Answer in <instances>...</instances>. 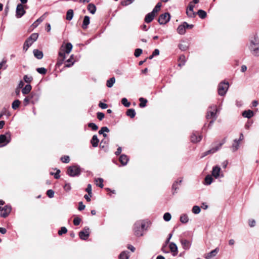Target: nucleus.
Listing matches in <instances>:
<instances>
[{"instance_id":"51","label":"nucleus","mask_w":259,"mask_h":259,"mask_svg":"<svg viewBox=\"0 0 259 259\" xmlns=\"http://www.w3.org/2000/svg\"><path fill=\"white\" fill-rule=\"evenodd\" d=\"M179 48L181 50H182L183 51H186L188 49V46L186 44H179Z\"/></svg>"},{"instance_id":"52","label":"nucleus","mask_w":259,"mask_h":259,"mask_svg":"<svg viewBox=\"0 0 259 259\" xmlns=\"http://www.w3.org/2000/svg\"><path fill=\"white\" fill-rule=\"evenodd\" d=\"M61 160L65 163H68L70 161V158L68 156H64L61 158Z\"/></svg>"},{"instance_id":"41","label":"nucleus","mask_w":259,"mask_h":259,"mask_svg":"<svg viewBox=\"0 0 259 259\" xmlns=\"http://www.w3.org/2000/svg\"><path fill=\"white\" fill-rule=\"evenodd\" d=\"M213 179L210 175H207L204 179L205 184L209 185L212 182Z\"/></svg>"},{"instance_id":"48","label":"nucleus","mask_w":259,"mask_h":259,"mask_svg":"<svg viewBox=\"0 0 259 259\" xmlns=\"http://www.w3.org/2000/svg\"><path fill=\"white\" fill-rule=\"evenodd\" d=\"M171 218V214L169 212H166L163 215V219L165 221L168 222L170 220Z\"/></svg>"},{"instance_id":"56","label":"nucleus","mask_w":259,"mask_h":259,"mask_svg":"<svg viewBox=\"0 0 259 259\" xmlns=\"http://www.w3.org/2000/svg\"><path fill=\"white\" fill-rule=\"evenodd\" d=\"M109 132V130L108 127L106 126L102 127L101 129L99 131V134H102V133L104 132H107L108 133Z\"/></svg>"},{"instance_id":"53","label":"nucleus","mask_w":259,"mask_h":259,"mask_svg":"<svg viewBox=\"0 0 259 259\" xmlns=\"http://www.w3.org/2000/svg\"><path fill=\"white\" fill-rule=\"evenodd\" d=\"M86 192H88V194L90 196V197H92V185L91 184H88L87 186V187L85 189Z\"/></svg>"},{"instance_id":"9","label":"nucleus","mask_w":259,"mask_h":259,"mask_svg":"<svg viewBox=\"0 0 259 259\" xmlns=\"http://www.w3.org/2000/svg\"><path fill=\"white\" fill-rule=\"evenodd\" d=\"M194 5L192 2H190L186 10V14L188 17L194 18L195 17L196 13L194 12Z\"/></svg>"},{"instance_id":"14","label":"nucleus","mask_w":259,"mask_h":259,"mask_svg":"<svg viewBox=\"0 0 259 259\" xmlns=\"http://www.w3.org/2000/svg\"><path fill=\"white\" fill-rule=\"evenodd\" d=\"M221 168L220 166L216 165L212 168V175L215 178L217 179L220 176Z\"/></svg>"},{"instance_id":"1","label":"nucleus","mask_w":259,"mask_h":259,"mask_svg":"<svg viewBox=\"0 0 259 259\" xmlns=\"http://www.w3.org/2000/svg\"><path fill=\"white\" fill-rule=\"evenodd\" d=\"M225 142H226V138L223 139L221 141V142H220V143L216 142L215 146L214 147H212V148H211L210 149L203 152L202 154L201 157L203 158L204 157H205L208 155L212 154L215 153L216 152H217L218 150H219L221 149L222 145L224 144H225Z\"/></svg>"},{"instance_id":"31","label":"nucleus","mask_w":259,"mask_h":259,"mask_svg":"<svg viewBox=\"0 0 259 259\" xmlns=\"http://www.w3.org/2000/svg\"><path fill=\"white\" fill-rule=\"evenodd\" d=\"M73 56L71 55L70 57V58L66 61L67 63L65 64V67L69 68V67H70L71 66H72L73 65L74 62V61H73Z\"/></svg>"},{"instance_id":"4","label":"nucleus","mask_w":259,"mask_h":259,"mask_svg":"<svg viewBox=\"0 0 259 259\" xmlns=\"http://www.w3.org/2000/svg\"><path fill=\"white\" fill-rule=\"evenodd\" d=\"M67 174L72 177L78 176L80 174V168L78 165L69 166L67 170Z\"/></svg>"},{"instance_id":"2","label":"nucleus","mask_w":259,"mask_h":259,"mask_svg":"<svg viewBox=\"0 0 259 259\" xmlns=\"http://www.w3.org/2000/svg\"><path fill=\"white\" fill-rule=\"evenodd\" d=\"M38 37V34L37 33H33L31 34L24 42L23 45V50L26 51L32 44L37 39Z\"/></svg>"},{"instance_id":"63","label":"nucleus","mask_w":259,"mask_h":259,"mask_svg":"<svg viewBox=\"0 0 259 259\" xmlns=\"http://www.w3.org/2000/svg\"><path fill=\"white\" fill-rule=\"evenodd\" d=\"M178 181H176L172 185V189L173 190H175V191H176L178 189V187H177V185H178Z\"/></svg>"},{"instance_id":"10","label":"nucleus","mask_w":259,"mask_h":259,"mask_svg":"<svg viewBox=\"0 0 259 259\" xmlns=\"http://www.w3.org/2000/svg\"><path fill=\"white\" fill-rule=\"evenodd\" d=\"M90 236V229L88 227H85L79 233V236L82 240H85Z\"/></svg>"},{"instance_id":"42","label":"nucleus","mask_w":259,"mask_h":259,"mask_svg":"<svg viewBox=\"0 0 259 259\" xmlns=\"http://www.w3.org/2000/svg\"><path fill=\"white\" fill-rule=\"evenodd\" d=\"M95 181L96 183V185L100 187V188H103L104 185L103 184V179L102 178H97L95 179Z\"/></svg>"},{"instance_id":"33","label":"nucleus","mask_w":259,"mask_h":259,"mask_svg":"<svg viewBox=\"0 0 259 259\" xmlns=\"http://www.w3.org/2000/svg\"><path fill=\"white\" fill-rule=\"evenodd\" d=\"M74 13L72 9H69L67 11L66 13V19L67 20L70 21L72 19L73 17Z\"/></svg>"},{"instance_id":"23","label":"nucleus","mask_w":259,"mask_h":259,"mask_svg":"<svg viewBox=\"0 0 259 259\" xmlns=\"http://www.w3.org/2000/svg\"><path fill=\"white\" fill-rule=\"evenodd\" d=\"M249 49L250 51H251L252 55H253L255 56H259V47H254L253 46H249Z\"/></svg>"},{"instance_id":"15","label":"nucleus","mask_w":259,"mask_h":259,"mask_svg":"<svg viewBox=\"0 0 259 259\" xmlns=\"http://www.w3.org/2000/svg\"><path fill=\"white\" fill-rule=\"evenodd\" d=\"M30 97L31 99V103L35 104L39 100V94L38 93L32 92L30 95Z\"/></svg>"},{"instance_id":"49","label":"nucleus","mask_w":259,"mask_h":259,"mask_svg":"<svg viewBox=\"0 0 259 259\" xmlns=\"http://www.w3.org/2000/svg\"><path fill=\"white\" fill-rule=\"evenodd\" d=\"M23 79L25 82L29 83L32 81L33 78L32 76H28L27 75H25L23 77Z\"/></svg>"},{"instance_id":"20","label":"nucleus","mask_w":259,"mask_h":259,"mask_svg":"<svg viewBox=\"0 0 259 259\" xmlns=\"http://www.w3.org/2000/svg\"><path fill=\"white\" fill-rule=\"evenodd\" d=\"M155 15L151 12L147 14L145 18L144 21L146 23H149L152 21Z\"/></svg>"},{"instance_id":"50","label":"nucleus","mask_w":259,"mask_h":259,"mask_svg":"<svg viewBox=\"0 0 259 259\" xmlns=\"http://www.w3.org/2000/svg\"><path fill=\"white\" fill-rule=\"evenodd\" d=\"M67 232V229L65 227H62L60 228V230L58 231V234L59 235H62L63 234H65Z\"/></svg>"},{"instance_id":"8","label":"nucleus","mask_w":259,"mask_h":259,"mask_svg":"<svg viewBox=\"0 0 259 259\" xmlns=\"http://www.w3.org/2000/svg\"><path fill=\"white\" fill-rule=\"evenodd\" d=\"M26 13L24 9L23 6L21 4H19L16 8V17L17 18H20L22 17Z\"/></svg>"},{"instance_id":"57","label":"nucleus","mask_w":259,"mask_h":259,"mask_svg":"<svg viewBox=\"0 0 259 259\" xmlns=\"http://www.w3.org/2000/svg\"><path fill=\"white\" fill-rule=\"evenodd\" d=\"M134 0H124L121 2L122 6H127L133 3Z\"/></svg>"},{"instance_id":"5","label":"nucleus","mask_w":259,"mask_h":259,"mask_svg":"<svg viewBox=\"0 0 259 259\" xmlns=\"http://www.w3.org/2000/svg\"><path fill=\"white\" fill-rule=\"evenodd\" d=\"M229 88V83L225 82H221L218 85V94L220 96H224L226 94Z\"/></svg>"},{"instance_id":"24","label":"nucleus","mask_w":259,"mask_h":259,"mask_svg":"<svg viewBox=\"0 0 259 259\" xmlns=\"http://www.w3.org/2000/svg\"><path fill=\"white\" fill-rule=\"evenodd\" d=\"M128 160V158L125 154H122L119 157V161L123 165H125Z\"/></svg>"},{"instance_id":"38","label":"nucleus","mask_w":259,"mask_h":259,"mask_svg":"<svg viewBox=\"0 0 259 259\" xmlns=\"http://www.w3.org/2000/svg\"><path fill=\"white\" fill-rule=\"evenodd\" d=\"M161 7V4L160 3H158L153 9L151 13L155 15L156 13H157L160 10Z\"/></svg>"},{"instance_id":"18","label":"nucleus","mask_w":259,"mask_h":259,"mask_svg":"<svg viewBox=\"0 0 259 259\" xmlns=\"http://www.w3.org/2000/svg\"><path fill=\"white\" fill-rule=\"evenodd\" d=\"M181 243L183 248L185 250H188L190 248L191 245V242L186 239H181Z\"/></svg>"},{"instance_id":"58","label":"nucleus","mask_w":259,"mask_h":259,"mask_svg":"<svg viewBox=\"0 0 259 259\" xmlns=\"http://www.w3.org/2000/svg\"><path fill=\"white\" fill-rule=\"evenodd\" d=\"M47 194L49 197L53 198L54 196V192L52 190L50 189L47 191Z\"/></svg>"},{"instance_id":"25","label":"nucleus","mask_w":259,"mask_h":259,"mask_svg":"<svg viewBox=\"0 0 259 259\" xmlns=\"http://www.w3.org/2000/svg\"><path fill=\"white\" fill-rule=\"evenodd\" d=\"M206 118L207 120H210L209 125H210L217 118V114H207Z\"/></svg>"},{"instance_id":"35","label":"nucleus","mask_w":259,"mask_h":259,"mask_svg":"<svg viewBox=\"0 0 259 259\" xmlns=\"http://www.w3.org/2000/svg\"><path fill=\"white\" fill-rule=\"evenodd\" d=\"M115 82V77H111L109 79L107 80V82H106V85L107 87L110 88L113 87Z\"/></svg>"},{"instance_id":"28","label":"nucleus","mask_w":259,"mask_h":259,"mask_svg":"<svg viewBox=\"0 0 259 259\" xmlns=\"http://www.w3.org/2000/svg\"><path fill=\"white\" fill-rule=\"evenodd\" d=\"M88 10L92 14H94L96 11V7L93 4H89L87 8Z\"/></svg>"},{"instance_id":"64","label":"nucleus","mask_w":259,"mask_h":259,"mask_svg":"<svg viewBox=\"0 0 259 259\" xmlns=\"http://www.w3.org/2000/svg\"><path fill=\"white\" fill-rule=\"evenodd\" d=\"M99 106L100 107H101L102 109H106L107 108V105L104 103L100 102L99 104Z\"/></svg>"},{"instance_id":"59","label":"nucleus","mask_w":259,"mask_h":259,"mask_svg":"<svg viewBox=\"0 0 259 259\" xmlns=\"http://www.w3.org/2000/svg\"><path fill=\"white\" fill-rule=\"evenodd\" d=\"M81 222V219L78 217H76L73 220V224L75 226L78 225Z\"/></svg>"},{"instance_id":"11","label":"nucleus","mask_w":259,"mask_h":259,"mask_svg":"<svg viewBox=\"0 0 259 259\" xmlns=\"http://www.w3.org/2000/svg\"><path fill=\"white\" fill-rule=\"evenodd\" d=\"M65 53H66L65 52L64 46L62 45L60 49V51L59 52V58L58 61V64L59 65L62 64L63 62L65 60L66 58Z\"/></svg>"},{"instance_id":"29","label":"nucleus","mask_w":259,"mask_h":259,"mask_svg":"<svg viewBox=\"0 0 259 259\" xmlns=\"http://www.w3.org/2000/svg\"><path fill=\"white\" fill-rule=\"evenodd\" d=\"M31 85L30 84H27L22 89V92L24 95L28 94L31 90Z\"/></svg>"},{"instance_id":"3","label":"nucleus","mask_w":259,"mask_h":259,"mask_svg":"<svg viewBox=\"0 0 259 259\" xmlns=\"http://www.w3.org/2000/svg\"><path fill=\"white\" fill-rule=\"evenodd\" d=\"M145 227V224L143 221H138L134 225V234L137 236H142L143 231Z\"/></svg>"},{"instance_id":"39","label":"nucleus","mask_w":259,"mask_h":259,"mask_svg":"<svg viewBox=\"0 0 259 259\" xmlns=\"http://www.w3.org/2000/svg\"><path fill=\"white\" fill-rule=\"evenodd\" d=\"M128 252L127 251H123L119 255V259H128Z\"/></svg>"},{"instance_id":"7","label":"nucleus","mask_w":259,"mask_h":259,"mask_svg":"<svg viewBox=\"0 0 259 259\" xmlns=\"http://www.w3.org/2000/svg\"><path fill=\"white\" fill-rule=\"evenodd\" d=\"M11 136L10 134L8 133L5 135H0V144H2V146L6 145L10 142Z\"/></svg>"},{"instance_id":"12","label":"nucleus","mask_w":259,"mask_h":259,"mask_svg":"<svg viewBox=\"0 0 259 259\" xmlns=\"http://www.w3.org/2000/svg\"><path fill=\"white\" fill-rule=\"evenodd\" d=\"M202 136L198 134L196 132L194 133L191 136V141L193 143L199 142L202 139Z\"/></svg>"},{"instance_id":"21","label":"nucleus","mask_w":259,"mask_h":259,"mask_svg":"<svg viewBox=\"0 0 259 259\" xmlns=\"http://www.w3.org/2000/svg\"><path fill=\"white\" fill-rule=\"evenodd\" d=\"M255 47H259V38L256 35H254V38L250 40V44L249 46Z\"/></svg>"},{"instance_id":"55","label":"nucleus","mask_w":259,"mask_h":259,"mask_svg":"<svg viewBox=\"0 0 259 259\" xmlns=\"http://www.w3.org/2000/svg\"><path fill=\"white\" fill-rule=\"evenodd\" d=\"M142 53V49H137L135 50L134 55L136 57H138L139 56H140L141 55Z\"/></svg>"},{"instance_id":"16","label":"nucleus","mask_w":259,"mask_h":259,"mask_svg":"<svg viewBox=\"0 0 259 259\" xmlns=\"http://www.w3.org/2000/svg\"><path fill=\"white\" fill-rule=\"evenodd\" d=\"M219 251V248L217 247L215 249L212 250L210 252L205 254L204 257L206 259H209L212 257L215 256Z\"/></svg>"},{"instance_id":"36","label":"nucleus","mask_w":259,"mask_h":259,"mask_svg":"<svg viewBox=\"0 0 259 259\" xmlns=\"http://www.w3.org/2000/svg\"><path fill=\"white\" fill-rule=\"evenodd\" d=\"M196 14H197L201 19H204L207 16L206 12L202 10H199Z\"/></svg>"},{"instance_id":"47","label":"nucleus","mask_w":259,"mask_h":259,"mask_svg":"<svg viewBox=\"0 0 259 259\" xmlns=\"http://www.w3.org/2000/svg\"><path fill=\"white\" fill-rule=\"evenodd\" d=\"M36 71L37 72L42 75L46 74L47 71V69L44 67L37 68H36Z\"/></svg>"},{"instance_id":"30","label":"nucleus","mask_w":259,"mask_h":259,"mask_svg":"<svg viewBox=\"0 0 259 259\" xmlns=\"http://www.w3.org/2000/svg\"><path fill=\"white\" fill-rule=\"evenodd\" d=\"M99 139L96 135H94L91 141V143L94 147H96L98 145Z\"/></svg>"},{"instance_id":"19","label":"nucleus","mask_w":259,"mask_h":259,"mask_svg":"<svg viewBox=\"0 0 259 259\" xmlns=\"http://www.w3.org/2000/svg\"><path fill=\"white\" fill-rule=\"evenodd\" d=\"M90 23V18L88 16H85L82 24V28L85 29L88 27V25Z\"/></svg>"},{"instance_id":"43","label":"nucleus","mask_w":259,"mask_h":259,"mask_svg":"<svg viewBox=\"0 0 259 259\" xmlns=\"http://www.w3.org/2000/svg\"><path fill=\"white\" fill-rule=\"evenodd\" d=\"M44 20V18L43 16H41L38 19H37L36 21H35L32 24L34 27H36L39 23L43 21Z\"/></svg>"},{"instance_id":"13","label":"nucleus","mask_w":259,"mask_h":259,"mask_svg":"<svg viewBox=\"0 0 259 259\" xmlns=\"http://www.w3.org/2000/svg\"><path fill=\"white\" fill-rule=\"evenodd\" d=\"M3 211L1 212V215L3 218H6L11 212L12 208L10 205H7L3 207Z\"/></svg>"},{"instance_id":"6","label":"nucleus","mask_w":259,"mask_h":259,"mask_svg":"<svg viewBox=\"0 0 259 259\" xmlns=\"http://www.w3.org/2000/svg\"><path fill=\"white\" fill-rule=\"evenodd\" d=\"M170 19V14L168 13H165L160 15L159 17L158 22L160 25L165 24L169 21Z\"/></svg>"},{"instance_id":"17","label":"nucleus","mask_w":259,"mask_h":259,"mask_svg":"<svg viewBox=\"0 0 259 259\" xmlns=\"http://www.w3.org/2000/svg\"><path fill=\"white\" fill-rule=\"evenodd\" d=\"M169 247L171 251V252L172 253L173 255H176L178 254V247L177 245L174 243V242H170L169 244Z\"/></svg>"},{"instance_id":"27","label":"nucleus","mask_w":259,"mask_h":259,"mask_svg":"<svg viewBox=\"0 0 259 259\" xmlns=\"http://www.w3.org/2000/svg\"><path fill=\"white\" fill-rule=\"evenodd\" d=\"M240 142L237 141V139L234 140L231 147L233 151H236V150H237L240 146Z\"/></svg>"},{"instance_id":"60","label":"nucleus","mask_w":259,"mask_h":259,"mask_svg":"<svg viewBox=\"0 0 259 259\" xmlns=\"http://www.w3.org/2000/svg\"><path fill=\"white\" fill-rule=\"evenodd\" d=\"M23 102H24V104L25 105H27V104H28L29 103L31 102L30 95L25 97V99H24Z\"/></svg>"},{"instance_id":"32","label":"nucleus","mask_w":259,"mask_h":259,"mask_svg":"<svg viewBox=\"0 0 259 259\" xmlns=\"http://www.w3.org/2000/svg\"><path fill=\"white\" fill-rule=\"evenodd\" d=\"M64 49L65 50V52L66 54H69L72 50V45L71 43L68 42L65 46H64Z\"/></svg>"},{"instance_id":"34","label":"nucleus","mask_w":259,"mask_h":259,"mask_svg":"<svg viewBox=\"0 0 259 259\" xmlns=\"http://www.w3.org/2000/svg\"><path fill=\"white\" fill-rule=\"evenodd\" d=\"M220 112V110L217 108L215 105L210 106L209 110L207 112V113H217Z\"/></svg>"},{"instance_id":"62","label":"nucleus","mask_w":259,"mask_h":259,"mask_svg":"<svg viewBox=\"0 0 259 259\" xmlns=\"http://www.w3.org/2000/svg\"><path fill=\"white\" fill-rule=\"evenodd\" d=\"M85 205L83 204L82 202H79V206H78V210H82L85 208Z\"/></svg>"},{"instance_id":"46","label":"nucleus","mask_w":259,"mask_h":259,"mask_svg":"<svg viewBox=\"0 0 259 259\" xmlns=\"http://www.w3.org/2000/svg\"><path fill=\"white\" fill-rule=\"evenodd\" d=\"M200 210L201 209L200 207L197 205L194 206L192 210L193 213L194 214H198L200 212Z\"/></svg>"},{"instance_id":"45","label":"nucleus","mask_w":259,"mask_h":259,"mask_svg":"<svg viewBox=\"0 0 259 259\" xmlns=\"http://www.w3.org/2000/svg\"><path fill=\"white\" fill-rule=\"evenodd\" d=\"M121 103L126 107H128L131 105V103L128 102L127 99L125 98H123L122 99Z\"/></svg>"},{"instance_id":"61","label":"nucleus","mask_w":259,"mask_h":259,"mask_svg":"<svg viewBox=\"0 0 259 259\" xmlns=\"http://www.w3.org/2000/svg\"><path fill=\"white\" fill-rule=\"evenodd\" d=\"M71 189V185L69 183H66L64 186V189L66 192L69 191Z\"/></svg>"},{"instance_id":"26","label":"nucleus","mask_w":259,"mask_h":259,"mask_svg":"<svg viewBox=\"0 0 259 259\" xmlns=\"http://www.w3.org/2000/svg\"><path fill=\"white\" fill-rule=\"evenodd\" d=\"M34 56L38 59H41L43 57V53L42 51L37 49L33 50Z\"/></svg>"},{"instance_id":"40","label":"nucleus","mask_w":259,"mask_h":259,"mask_svg":"<svg viewBox=\"0 0 259 259\" xmlns=\"http://www.w3.org/2000/svg\"><path fill=\"white\" fill-rule=\"evenodd\" d=\"M139 101H140V103L139 104L140 107L144 108L146 106V104L148 102L147 99L144 98H140Z\"/></svg>"},{"instance_id":"37","label":"nucleus","mask_w":259,"mask_h":259,"mask_svg":"<svg viewBox=\"0 0 259 259\" xmlns=\"http://www.w3.org/2000/svg\"><path fill=\"white\" fill-rule=\"evenodd\" d=\"M180 221L184 224L188 223L189 221L188 215L186 214H182L180 217Z\"/></svg>"},{"instance_id":"44","label":"nucleus","mask_w":259,"mask_h":259,"mask_svg":"<svg viewBox=\"0 0 259 259\" xmlns=\"http://www.w3.org/2000/svg\"><path fill=\"white\" fill-rule=\"evenodd\" d=\"M20 102L18 100H15L12 103V107L14 109H16L18 108L20 105Z\"/></svg>"},{"instance_id":"22","label":"nucleus","mask_w":259,"mask_h":259,"mask_svg":"<svg viewBox=\"0 0 259 259\" xmlns=\"http://www.w3.org/2000/svg\"><path fill=\"white\" fill-rule=\"evenodd\" d=\"M186 28L185 25L183 22L182 24L178 26L177 28V32L181 35L184 34L186 32Z\"/></svg>"},{"instance_id":"54","label":"nucleus","mask_w":259,"mask_h":259,"mask_svg":"<svg viewBox=\"0 0 259 259\" xmlns=\"http://www.w3.org/2000/svg\"><path fill=\"white\" fill-rule=\"evenodd\" d=\"M88 126L92 129L93 131H97L98 130V126L94 123H89Z\"/></svg>"}]
</instances>
